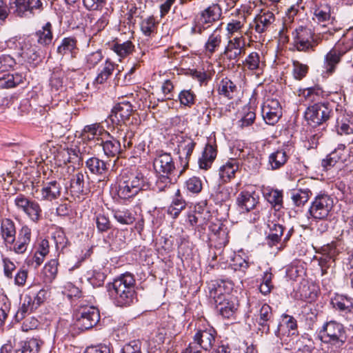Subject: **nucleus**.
<instances>
[{"label": "nucleus", "instance_id": "nucleus-1", "mask_svg": "<svg viewBox=\"0 0 353 353\" xmlns=\"http://www.w3.org/2000/svg\"><path fill=\"white\" fill-rule=\"evenodd\" d=\"M109 294L117 306L127 307L137 301L135 279L129 272H125L109 284Z\"/></svg>", "mask_w": 353, "mask_h": 353}, {"label": "nucleus", "instance_id": "nucleus-2", "mask_svg": "<svg viewBox=\"0 0 353 353\" xmlns=\"http://www.w3.org/2000/svg\"><path fill=\"white\" fill-rule=\"evenodd\" d=\"M149 188L150 183L143 174L126 169L120 175L117 194L121 199L128 200Z\"/></svg>", "mask_w": 353, "mask_h": 353}, {"label": "nucleus", "instance_id": "nucleus-3", "mask_svg": "<svg viewBox=\"0 0 353 353\" xmlns=\"http://www.w3.org/2000/svg\"><path fill=\"white\" fill-rule=\"evenodd\" d=\"M334 205V198L325 192H321L314 196L308 212L313 219L324 220L329 216Z\"/></svg>", "mask_w": 353, "mask_h": 353}, {"label": "nucleus", "instance_id": "nucleus-4", "mask_svg": "<svg viewBox=\"0 0 353 353\" xmlns=\"http://www.w3.org/2000/svg\"><path fill=\"white\" fill-rule=\"evenodd\" d=\"M321 340L336 347H341L346 341L345 330L341 323L330 321L324 324L319 332Z\"/></svg>", "mask_w": 353, "mask_h": 353}, {"label": "nucleus", "instance_id": "nucleus-5", "mask_svg": "<svg viewBox=\"0 0 353 353\" xmlns=\"http://www.w3.org/2000/svg\"><path fill=\"white\" fill-rule=\"evenodd\" d=\"M332 113L329 102H318L307 107L305 112V119L310 125L316 127L325 123Z\"/></svg>", "mask_w": 353, "mask_h": 353}, {"label": "nucleus", "instance_id": "nucleus-6", "mask_svg": "<svg viewBox=\"0 0 353 353\" xmlns=\"http://www.w3.org/2000/svg\"><path fill=\"white\" fill-rule=\"evenodd\" d=\"M13 203L17 211L24 213L33 222L37 223L41 219L42 210L37 201L19 193L14 196Z\"/></svg>", "mask_w": 353, "mask_h": 353}, {"label": "nucleus", "instance_id": "nucleus-7", "mask_svg": "<svg viewBox=\"0 0 353 353\" xmlns=\"http://www.w3.org/2000/svg\"><path fill=\"white\" fill-rule=\"evenodd\" d=\"M100 320L99 310L94 306L79 304L75 314V326L80 330H87L95 326Z\"/></svg>", "mask_w": 353, "mask_h": 353}, {"label": "nucleus", "instance_id": "nucleus-8", "mask_svg": "<svg viewBox=\"0 0 353 353\" xmlns=\"http://www.w3.org/2000/svg\"><path fill=\"white\" fill-rule=\"evenodd\" d=\"M223 288L219 285L216 288H212L210 296L214 299L216 310L224 318L232 316L236 310V304L230 300V295L223 293Z\"/></svg>", "mask_w": 353, "mask_h": 353}, {"label": "nucleus", "instance_id": "nucleus-9", "mask_svg": "<svg viewBox=\"0 0 353 353\" xmlns=\"http://www.w3.org/2000/svg\"><path fill=\"white\" fill-rule=\"evenodd\" d=\"M294 48L298 51L307 52L313 51L317 42L314 39L313 31L305 26H300L292 33Z\"/></svg>", "mask_w": 353, "mask_h": 353}, {"label": "nucleus", "instance_id": "nucleus-10", "mask_svg": "<svg viewBox=\"0 0 353 353\" xmlns=\"http://www.w3.org/2000/svg\"><path fill=\"white\" fill-rule=\"evenodd\" d=\"M173 140L176 144L174 150L179 155L180 163L183 167V170L180 172L181 174L189 165V161L196 143L191 137L183 135H177Z\"/></svg>", "mask_w": 353, "mask_h": 353}, {"label": "nucleus", "instance_id": "nucleus-11", "mask_svg": "<svg viewBox=\"0 0 353 353\" xmlns=\"http://www.w3.org/2000/svg\"><path fill=\"white\" fill-rule=\"evenodd\" d=\"M274 323V315L272 307L266 303L263 304L254 314V325L258 332L268 334L270 325Z\"/></svg>", "mask_w": 353, "mask_h": 353}, {"label": "nucleus", "instance_id": "nucleus-12", "mask_svg": "<svg viewBox=\"0 0 353 353\" xmlns=\"http://www.w3.org/2000/svg\"><path fill=\"white\" fill-rule=\"evenodd\" d=\"M85 163V167L92 174L99 176L98 182L101 183L103 186L105 185L109 180V163L96 157H88Z\"/></svg>", "mask_w": 353, "mask_h": 353}, {"label": "nucleus", "instance_id": "nucleus-13", "mask_svg": "<svg viewBox=\"0 0 353 353\" xmlns=\"http://www.w3.org/2000/svg\"><path fill=\"white\" fill-rule=\"evenodd\" d=\"M70 192L77 197L85 196L90 192V177L86 172L78 171L72 176Z\"/></svg>", "mask_w": 353, "mask_h": 353}, {"label": "nucleus", "instance_id": "nucleus-14", "mask_svg": "<svg viewBox=\"0 0 353 353\" xmlns=\"http://www.w3.org/2000/svg\"><path fill=\"white\" fill-rule=\"evenodd\" d=\"M261 114L267 124L276 123L282 116L279 101L275 99H267L261 106Z\"/></svg>", "mask_w": 353, "mask_h": 353}, {"label": "nucleus", "instance_id": "nucleus-15", "mask_svg": "<svg viewBox=\"0 0 353 353\" xmlns=\"http://www.w3.org/2000/svg\"><path fill=\"white\" fill-rule=\"evenodd\" d=\"M245 50V41L243 36L235 37L229 39L223 54L230 61L237 62L239 57Z\"/></svg>", "mask_w": 353, "mask_h": 353}, {"label": "nucleus", "instance_id": "nucleus-16", "mask_svg": "<svg viewBox=\"0 0 353 353\" xmlns=\"http://www.w3.org/2000/svg\"><path fill=\"white\" fill-rule=\"evenodd\" d=\"M216 336V330L208 327L199 330L194 336V341L203 350H210L215 343Z\"/></svg>", "mask_w": 353, "mask_h": 353}, {"label": "nucleus", "instance_id": "nucleus-17", "mask_svg": "<svg viewBox=\"0 0 353 353\" xmlns=\"http://www.w3.org/2000/svg\"><path fill=\"white\" fill-rule=\"evenodd\" d=\"M132 111L131 103L128 101H123L114 106L110 117L112 121L117 124H119L121 122L125 123L130 119Z\"/></svg>", "mask_w": 353, "mask_h": 353}, {"label": "nucleus", "instance_id": "nucleus-18", "mask_svg": "<svg viewBox=\"0 0 353 353\" xmlns=\"http://www.w3.org/2000/svg\"><path fill=\"white\" fill-rule=\"evenodd\" d=\"M62 186L59 181L52 179L43 182L40 190L41 200L52 201L57 199L61 194Z\"/></svg>", "mask_w": 353, "mask_h": 353}, {"label": "nucleus", "instance_id": "nucleus-19", "mask_svg": "<svg viewBox=\"0 0 353 353\" xmlns=\"http://www.w3.org/2000/svg\"><path fill=\"white\" fill-rule=\"evenodd\" d=\"M332 304L347 320L353 319V302L351 298L337 295L332 299Z\"/></svg>", "mask_w": 353, "mask_h": 353}, {"label": "nucleus", "instance_id": "nucleus-20", "mask_svg": "<svg viewBox=\"0 0 353 353\" xmlns=\"http://www.w3.org/2000/svg\"><path fill=\"white\" fill-rule=\"evenodd\" d=\"M154 167L159 174H172L175 170V164L170 153L159 154L154 161Z\"/></svg>", "mask_w": 353, "mask_h": 353}, {"label": "nucleus", "instance_id": "nucleus-21", "mask_svg": "<svg viewBox=\"0 0 353 353\" xmlns=\"http://www.w3.org/2000/svg\"><path fill=\"white\" fill-rule=\"evenodd\" d=\"M289 150L282 147L272 152L268 157L269 169L276 170L282 168L289 159Z\"/></svg>", "mask_w": 353, "mask_h": 353}, {"label": "nucleus", "instance_id": "nucleus-22", "mask_svg": "<svg viewBox=\"0 0 353 353\" xmlns=\"http://www.w3.org/2000/svg\"><path fill=\"white\" fill-rule=\"evenodd\" d=\"M108 139L102 140L101 145L104 154L108 157H118L123 151L120 141L109 132H106Z\"/></svg>", "mask_w": 353, "mask_h": 353}, {"label": "nucleus", "instance_id": "nucleus-23", "mask_svg": "<svg viewBox=\"0 0 353 353\" xmlns=\"http://www.w3.org/2000/svg\"><path fill=\"white\" fill-rule=\"evenodd\" d=\"M19 51L18 54L24 60L34 65L38 64L41 61V58L36 50L35 47H32L26 41L19 42Z\"/></svg>", "mask_w": 353, "mask_h": 353}, {"label": "nucleus", "instance_id": "nucleus-24", "mask_svg": "<svg viewBox=\"0 0 353 353\" xmlns=\"http://www.w3.org/2000/svg\"><path fill=\"white\" fill-rule=\"evenodd\" d=\"M275 21L274 14L270 11L261 12L254 20V30L258 33H263Z\"/></svg>", "mask_w": 353, "mask_h": 353}, {"label": "nucleus", "instance_id": "nucleus-25", "mask_svg": "<svg viewBox=\"0 0 353 353\" xmlns=\"http://www.w3.org/2000/svg\"><path fill=\"white\" fill-rule=\"evenodd\" d=\"M345 51L339 47H334L325 57L324 64L327 72L332 74L335 70L336 65L341 61Z\"/></svg>", "mask_w": 353, "mask_h": 353}, {"label": "nucleus", "instance_id": "nucleus-26", "mask_svg": "<svg viewBox=\"0 0 353 353\" xmlns=\"http://www.w3.org/2000/svg\"><path fill=\"white\" fill-rule=\"evenodd\" d=\"M31 239V229L24 225L19 230L18 238L13 250L17 254H23L26 250Z\"/></svg>", "mask_w": 353, "mask_h": 353}, {"label": "nucleus", "instance_id": "nucleus-27", "mask_svg": "<svg viewBox=\"0 0 353 353\" xmlns=\"http://www.w3.org/2000/svg\"><path fill=\"white\" fill-rule=\"evenodd\" d=\"M297 9L294 7H290L288 9L286 16L283 18L282 27L279 31V39L282 43H287L289 41V37L287 32L289 29L292 28L293 23V17L297 13Z\"/></svg>", "mask_w": 353, "mask_h": 353}, {"label": "nucleus", "instance_id": "nucleus-28", "mask_svg": "<svg viewBox=\"0 0 353 353\" xmlns=\"http://www.w3.org/2000/svg\"><path fill=\"white\" fill-rule=\"evenodd\" d=\"M221 9L217 4H212L201 12L198 19L207 25H211L221 16Z\"/></svg>", "mask_w": 353, "mask_h": 353}, {"label": "nucleus", "instance_id": "nucleus-29", "mask_svg": "<svg viewBox=\"0 0 353 353\" xmlns=\"http://www.w3.org/2000/svg\"><path fill=\"white\" fill-rule=\"evenodd\" d=\"M239 168L238 160L231 159L219 168V176L223 182L226 183L234 177L235 173Z\"/></svg>", "mask_w": 353, "mask_h": 353}, {"label": "nucleus", "instance_id": "nucleus-30", "mask_svg": "<svg viewBox=\"0 0 353 353\" xmlns=\"http://www.w3.org/2000/svg\"><path fill=\"white\" fill-rule=\"evenodd\" d=\"M57 52L62 57L69 55L71 58L76 57L78 52L77 40L72 37L63 38L60 45L57 47Z\"/></svg>", "mask_w": 353, "mask_h": 353}, {"label": "nucleus", "instance_id": "nucleus-31", "mask_svg": "<svg viewBox=\"0 0 353 353\" xmlns=\"http://www.w3.org/2000/svg\"><path fill=\"white\" fill-rule=\"evenodd\" d=\"M221 42V30L217 28L210 34L205 43V54L208 56H212L220 47Z\"/></svg>", "mask_w": 353, "mask_h": 353}, {"label": "nucleus", "instance_id": "nucleus-32", "mask_svg": "<svg viewBox=\"0 0 353 353\" xmlns=\"http://www.w3.org/2000/svg\"><path fill=\"white\" fill-rule=\"evenodd\" d=\"M217 151L216 146L207 143L202 153L201 157L199 159V165L201 169L208 170L216 157Z\"/></svg>", "mask_w": 353, "mask_h": 353}, {"label": "nucleus", "instance_id": "nucleus-33", "mask_svg": "<svg viewBox=\"0 0 353 353\" xmlns=\"http://www.w3.org/2000/svg\"><path fill=\"white\" fill-rule=\"evenodd\" d=\"M264 196L268 203L276 211L283 208V191L273 188H267L264 192Z\"/></svg>", "mask_w": 353, "mask_h": 353}, {"label": "nucleus", "instance_id": "nucleus-34", "mask_svg": "<svg viewBox=\"0 0 353 353\" xmlns=\"http://www.w3.org/2000/svg\"><path fill=\"white\" fill-rule=\"evenodd\" d=\"M34 37L39 45L43 46H48L51 43L53 38L52 26L50 22L46 23L35 33Z\"/></svg>", "mask_w": 353, "mask_h": 353}, {"label": "nucleus", "instance_id": "nucleus-35", "mask_svg": "<svg viewBox=\"0 0 353 353\" xmlns=\"http://www.w3.org/2000/svg\"><path fill=\"white\" fill-rule=\"evenodd\" d=\"M258 199L249 192H241L236 199V203L241 211L249 212L258 203Z\"/></svg>", "mask_w": 353, "mask_h": 353}, {"label": "nucleus", "instance_id": "nucleus-36", "mask_svg": "<svg viewBox=\"0 0 353 353\" xmlns=\"http://www.w3.org/2000/svg\"><path fill=\"white\" fill-rule=\"evenodd\" d=\"M41 343V341L37 339H28L21 341L14 353H39Z\"/></svg>", "mask_w": 353, "mask_h": 353}, {"label": "nucleus", "instance_id": "nucleus-37", "mask_svg": "<svg viewBox=\"0 0 353 353\" xmlns=\"http://www.w3.org/2000/svg\"><path fill=\"white\" fill-rule=\"evenodd\" d=\"M335 128L340 135L353 133V122L350 115L343 113L340 115L336 121Z\"/></svg>", "mask_w": 353, "mask_h": 353}, {"label": "nucleus", "instance_id": "nucleus-38", "mask_svg": "<svg viewBox=\"0 0 353 353\" xmlns=\"http://www.w3.org/2000/svg\"><path fill=\"white\" fill-rule=\"evenodd\" d=\"M108 132L105 130L100 123H94L87 125L83 128L81 136L83 139L93 140L97 137L102 135L103 133Z\"/></svg>", "mask_w": 353, "mask_h": 353}, {"label": "nucleus", "instance_id": "nucleus-39", "mask_svg": "<svg viewBox=\"0 0 353 353\" xmlns=\"http://www.w3.org/2000/svg\"><path fill=\"white\" fill-rule=\"evenodd\" d=\"M332 8L327 4H321L319 6L314 8V15L318 23L323 24L327 22L334 21V17H332Z\"/></svg>", "mask_w": 353, "mask_h": 353}, {"label": "nucleus", "instance_id": "nucleus-40", "mask_svg": "<svg viewBox=\"0 0 353 353\" xmlns=\"http://www.w3.org/2000/svg\"><path fill=\"white\" fill-rule=\"evenodd\" d=\"M218 92L219 94L227 97L229 99L234 98L237 93V87L236 84L229 78H223L219 85Z\"/></svg>", "mask_w": 353, "mask_h": 353}, {"label": "nucleus", "instance_id": "nucleus-41", "mask_svg": "<svg viewBox=\"0 0 353 353\" xmlns=\"http://www.w3.org/2000/svg\"><path fill=\"white\" fill-rule=\"evenodd\" d=\"M1 232L3 240L6 243L12 244L15 240V226L10 219H5L1 225Z\"/></svg>", "mask_w": 353, "mask_h": 353}, {"label": "nucleus", "instance_id": "nucleus-42", "mask_svg": "<svg viewBox=\"0 0 353 353\" xmlns=\"http://www.w3.org/2000/svg\"><path fill=\"white\" fill-rule=\"evenodd\" d=\"M323 251L325 253L319 259V265L322 268V271L324 272L326 268L330 267L334 263V256L336 255V250L332 245H327L323 248Z\"/></svg>", "mask_w": 353, "mask_h": 353}, {"label": "nucleus", "instance_id": "nucleus-43", "mask_svg": "<svg viewBox=\"0 0 353 353\" xmlns=\"http://www.w3.org/2000/svg\"><path fill=\"white\" fill-rule=\"evenodd\" d=\"M114 218L121 224L130 225L135 221V214L125 208L112 210Z\"/></svg>", "mask_w": 353, "mask_h": 353}, {"label": "nucleus", "instance_id": "nucleus-44", "mask_svg": "<svg viewBox=\"0 0 353 353\" xmlns=\"http://www.w3.org/2000/svg\"><path fill=\"white\" fill-rule=\"evenodd\" d=\"M37 309L30 295L26 294L23 297V303L15 314V319L19 321L24 319L27 314H29Z\"/></svg>", "mask_w": 353, "mask_h": 353}, {"label": "nucleus", "instance_id": "nucleus-45", "mask_svg": "<svg viewBox=\"0 0 353 353\" xmlns=\"http://www.w3.org/2000/svg\"><path fill=\"white\" fill-rule=\"evenodd\" d=\"M311 196L312 192L310 189L299 188L292 192L291 199L296 206L301 207L307 202Z\"/></svg>", "mask_w": 353, "mask_h": 353}, {"label": "nucleus", "instance_id": "nucleus-46", "mask_svg": "<svg viewBox=\"0 0 353 353\" xmlns=\"http://www.w3.org/2000/svg\"><path fill=\"white\" fill-rule=\"evenodd\" d=\"M23 77L21 74L16 72L14 74H7L0 77V88H11L23 82Z\"/></svg>", "mask_w": 353, "mask_h": 353}, {"label": "nucleus", "instance_id": "nucleus-47", "mask_svg": "<svg viewBox=\"0 0 353 353\" xmlns=\"http://www.w3.org/2000/svg\"><path fill=\"white\" fill-rule=\"evenodd\" d=\"M211 198L216 204H221L223 202L228 201L230 198V189L220 185L214 187L211 193Z\"/></svg>", "mask_w": 353, "mask_h": 353}, {"label": "nucleus", "instance_id": "nucleus-48", "mask_svg": "<svg viewBox=\"0 0 353 353\" xmlns=\"http://www.w3.org/2000/svg\"><path fill=\"white\" fill-rule=\"evenodd\" d=\"M176 198H175L171 205L168 207V213L174 219L176 218L181 212L185 208L186 203L185 200L180 197V192L178 190L176 193Z\"/></svg>", "mask_w": 353, "mask_h": 353}, {"label": "nucleus", "instance_id": "nucleus-49", "mask_svg": "<svg viewBox=\"0 0 353 353\" xmlns=\"http://www.w3.org/2000/svg\"><path fill=\"white\" fill-rule=\"evenodd\" d=\"M10 10L20 17H29L31 14L26 0H14L10 6Z\"/></svg>", "mask_w": 353, "mask_h": 353}, {"label": "nucleus", "instance_id": "nucleus-50", "mask_svg": "<svg viewBox=\"0 0 353 353\" xmlns=\"http://www.w3.org/2000/svg\"><path fill=\"white\" fill-rule=\"evenodd\" d=\"M134 48V46L130 41H127L123 43H115L112 48L113 51L121 58L125 57L131 54Z\"/></svg>", "mask_w": 353, "mask_h": 353}, {"label": "nucleus", "instance_id": "nucleus-51", "mask_svg": "<svg viewBox=\"0 0 353 353\" xmlns=\"http://www.w3.org/2000/svg\"><path fill=\"white\" fill-rule=\"evenodd\" d=\"M115 65L112 62L109 60H106L103 66V69L98 74L94 81L99 84L103 83L112 74Z\"/></svg>", "mask_w": 353, "mask_h": 353}, {"label": "nucleus", "instance_id": "nucleus-52", "mask_svg": "<svg viewBox=\"0 0 353 353\" xmlns=\"http://www.w3.org/2000/svg\"><path fill=\"white\" fill-rule=\"evenodd\" d=\"M309 70V67L299 61L294 60L292 61V74L295 79H303Z\"/></svg>", "mask_w": 353, "mask_h": 353}, {"label": "nucleus", "instance_id": "nucleus-53", "mask_svg": "<svg viewBox=\"0 0 353 353\" xmlns=\"http://www.w3.org/2000/svg\"><path fill=\"white\" fill-rule=\"evenodd\" d=\"M57 266V259H51L48 263L45 265L43 268V274L48 281H51L55 278L58 271Z\"/></svg>", "mask_w": 353, "mask_h": 353}, {"label": "nucleus", "instance_id": "nucleus-54", "mask_svg": "<svg viewBox=\"0 0 353 353\" xmlns=\"http://www.w3.org/2000/svg\"><path fill=\"white\" fill-rule=\"evenodd\" d=\"M196 95L191 90H183L178 94L181 105L190 107L194 103Z\"/></svg>", "mask_w": 353, "mask_h": 353}, {"label": "nucleus", "instance_id": "nucleus-55", "mask_svg": "<svg viewBox=\"0 0 353 353\" xmlns=\"http://www.w3.org/2000/svg\"><path fill=\"white\" fill-rule=\"evenodd\" d=\"M260 63V57L258 52H251L245 61H243V65L248 70H254L257 69Z\"/></svg>", "mask_w": 353, "mask_h": 353}, {"label": "nucleus", "instance_id": "nucleus-56", "mask_svg": "<svg viewBox=\"0 0 353 353\" xmlns=\"http://www.w3.org/2000/svg\"><path fill=\"white\" fill-rule=\"evenodd\" d=\"M118 135L116 137L119 141L122 139L123 141V148H130L132 145V138L134 137V133L132 131H126L124 132L123 130L118 128Z\"/></svg>", "mask_w": 353, "mask_h": 353}, {"label": "nucleus", "instance_id": "nucleus-57", "mask_svg": "<svg viewBox=\"0 0 353 353\" xmlns=\"http://www.w3.org/2000/svg\"><path fill=\"white\" fill-rule=\"evenodd\" d=\"M185 187L192 193H199L202 190V182L199 177L192 176L185 181Z\"/></svg>", "mask_w": 353, "mask_h": 353}, {"label": "nucleus", "instance_id": "nucleus-58", "mask_svg": "<svg viewBox=\"0 0 353 353\" xmlns=\"http://www.w3.org/2000/svg\"><path fill=\"white\" fill-rule=\"evenodd\" d=\"M103 59L102 53L100 50L92 52L85 57L86 66L91 69L95 67Z\"/></svg>", "mask_w": 353, "mask_h": 353}, {"label": "nucleus", "instance_id": "nucleus-59", "mask_svg": "<svg viewBox=\"0 0 353 353\" xmlns=\"http://www.w3.org/2000/svg\"><path fill=\"white\" fill-rule=\"evenodd\" d=\"M63 293L65 294L69 299H79L82 296L81 290L70 282L67 283L64 285Z\"/></svg>", "mask_w": 353, "mask_h": 353}, {"label": "nucleus", "instance_id": "nucleus-60", "mask_svg": "<svg viewBox=\"0 0 353 353\" xmlns=\"http://www.w3.org/2000/svg\"><path fill=\"white\" fill-rule=\"evenodd\" d=\"M16 64L15 60L8 54L0 56V72H6L12 68Z\"/></svg>", "mask_w": 353, "mask_h": 353}, {"label": "nucleus", "instance_id": "nucleus-61", "mask_svg": "<svg viewBox=\"0 0 353 353\" xmlns=\"http://www.w3.org/2000/svg\"><path fill=\"white\" fill-rule=\"evenodd\" d=\"M322 90L319 87H311L305 90L304 97L311 102L318 101L322 94Z\"/></svg>", "mask_w": 353, "mask_h": 353}, {"label": "nucleus", "instance_id": "nucleus-62", "mask_svg": "<svg viewBox=\"0 0 353 353\" xmlns=\"http://www.w3.org/2000/svg\"><path fill=\"white\" fill-rule=\"evenodd\" d=\"M122 353H142L141 342L139 340L130 341L122 348Z\"/></svg>", "mask_w": 353, "mask_h": 353}, {"label": "nucleus", "instance_id": "nucleus-63", "mask_svg": "<svg viewBox=\"0 0 353 353\" xmlns=\"http://www.w3.org/2000/svg\"><path fill=\"white\" fill-rule=\"evenodd\" d=\"M155 27V21L153 17H149L142 21L141 23V29L145 36H150L154 31Z\"/></svg>", "mask_w": 353, "mask_h": 353}, {"label": "nucleus", "instance_id": "nucleus-64", "mask_svg": "<svg viewBox=\"0 0 353 353\" xmlns=\"http://www.w3.org/2000/svg\"><path fill=\"white\" fill-rule=\"evenodd\" d=\"M96 225L98 230L101 232H106L110 228V222L109 219L101 214L97 216Z\"/></svg>", "mask_w": 353, "mask_h": 353}]
</instances>
